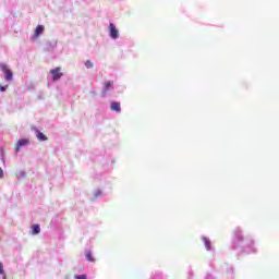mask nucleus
I'll return each instance as SVG.
<instances>
[{
	"mask_svg": "<svg viewBox=\"0 0 279 279\" xmlns=\"http://www.w3.org/2000/svg\"><path fill=\"white\" fill-rule=\"evenodd\" d=\"M0 70L4 73L7 82H12L13 73L8 65L4 63H0Z\"/></svg>",
	"mask_w": 279,
	"mask_h": 279,
	"instance_id": "1",
	"label": "nucleus"
},
{
	"mask_svg": "<svg viewBox=\"0 0 279 279\" xmlns=\"http://www.w3.org/2000/svg\"><path fill=\"white\" fill-rule=\"evenodd\" d=\"M109 36L113 38V40H117L119 38V29H117V26L114 24H109Z\"/></svg>",
	"mask_w": 279,
	"mask_h": 279,
	"instance_id": "2",
	"label": "nucleus"
},
{
	"mask_svg": "<svg viewBox=\"0 0 279 279\" xmlns=\"http://www.w3.org/2000/svg\"><path fill=\"white\" fill-rule=\"evenodd\" d=\"M60 71H61L60 68H56V69L50 70L53 82H58V80H60V77H62L63 74Z\"/></svg>",
	"mask_w": 279,
	"mask_h": 279,
	"instance_id": "3",
	"label": "nucleus"
},
{
	"mask_svg": "<svg viewBox=\"0 0 279 279\" xmlns=\"http://www.w3.org/2000/svg\"><path fill=\"white\" fill-rule=\"evenodd\" d=\"M29 144V140H19L17 145L15 147V151H21V147H25V145Z\"/></svg>",
	"mask_w": 279,
	"mask_h": 279,
	"instance_id": "4",
	"label": "nucleus"
},
{
	"mask_svg": "<svg viewBox=\"0 0 279 279\" xmlns=\"http://www.w3.org/2000/svg\"><path fill=\"white\" fill-rule=\"evenodd\" d=\"M110 110H112V112H121V102L112 101Z\"/></svg>",
	"mask_w": 279,
	"mask_h": 279,
	"instance_id": "5",
	"label": "nucleus"
},
{
	"mask_svg": "<svg viewBox=\"0 0 279 279\" xmlns=\"http://www.w3.org/2000/svg\"><path fill=\"white\" fill-rule=\"evenodd\" d=\"M112 84L113 83L111 81L104 83V89H102L104 95H106V93H108L110 88H112Z\"/></svg>",
	"mask_w": 279,
	"mask_h": 279,
	"instance_id": "6",
	"label": "nucleus"
},
{
	"mask_svg": "<svg viewBox=\"0 0 279 279\" xmlns=\"http://www.w3.org/2000/svg\"><path fill=\"white\" fill-rule=\"evenodd\" d=\"M43 32H45V26L43 25H38L35 29V36L36 38H38V36H40V34H43Z\"/></svg>",
	"mask_w": 279,
	"mask_h": 279,
	"instance_id": "7",
	"label": "nucleus"
},
{
	"mask_svg": "<svg viewBox=\"0 0 279 279\" xmlns=\"http://www.w3.org/2000/svg\"><path fill=\"white\" fill-rule=\"evenodd\" d=\"M36 137L38 141H47L46 135L43 134V132L36 130Z\"/></svg>",
	"mask_w": 279,
	"mask_h": 279,
	"instance_id": "8",
	"label": "nucleus"
},
{
	"mask_svg": "<svg viewBox=\"0 0 279 279\" xmlns=\"http://www.w3.org/2000/svg\"><path fill=\"white\" fill-rule=\"evenodd\" d=\"M85 256L89 263H95V258L93 257V253L90 251H87Z\"/></svg>",
	"mask_w": 279,
	"mask_h": 279,
	"instance_id": "9",
	"label": "nucleus"
},
{
	"mask_svg": "<svg viewBox=\"0 0 279 279\" xmlns=\"http://www.w3.org/2000/svg\"><path fill=\"white\" fill-rule=\"evenodd\" d=\"M32 234H40V226L34 225Z\"/></svg>",
	"mask_w": 279,
	"mask_h": 279,
	"instance_id": "10",
	"label": "nucleus"
},
{
	"mask_svg": "<svg viewBox=\"0 0 279 279\" xmlns=\"http://www.w3.org/2000/svg\"><path fill=\"white\" fill-rule=\"evenodd\" d=\"M85 66H86V69H93V61L87 60V61L85 62Z\"/></svg>",
	"mask_w": 279,
	"mask_h": 279,
	"instance_id": "11",
	"label": "nucleus"
},
{
	"mask_svg": "<svg viewBox=\"0 0 279 279\" xmlns=\"http://www.w3.org/2000/svg\"><path fill=\"white\" fill-rule=\"evenodd\" d=\"M204 243H205V247H206L207 250H210V240L204 239Z\"/></svg>",
	"mask_w": 279,
	"mask_h": 279,
	"instance_id": "12",
	"label": "nucleus"
},
{
	"mask_svg": "<svg viewBox=\"0 0 279 279\" xmlns=\"http://www.w3.org/2000/svg\"><path fill=\"white\" fill-rule=\"evenodd\" d=\"M5 271L3 270V264L0 263V275L3 276Z\"/></svg>",
	"mask_w": 279,
	"mask_h": 279,
	"instance_id": "13",
	"label": "nucleus"
},
{
	"mask_svg": "<svg viewBox=\"0 0 279 279\" xmlns=\"http://www.w3.org/2000/svg\"><path fill=\"white\" fill-rule=\"evenodd\" d=\"M7 88H8V86L0 85V93H5Z\"/></svg>",
	"mask_w": 279,
	"mask_h": 279,
	"instance_id": "14",
	"label": "nucleus"
},
{
	"mask_svg": "<svg viewBox=\"0 0 279 279\" xmlns=\"http://www.w3.org/2000/svg\"><path fill=\"white\" fill-rule=\"evenodd\" d=\"M75 278H76V279H85V278H86V275H77Z\"/></svg>",
	"mask_w": 279,
	"mask_h": 279,
	"instance_id": "15",
	"label": "nucleus"
},
{
	"mask_svg": "<svg viewBox=\"0 0 279 279\" xmlns=\"http://www.w3.org/2000/svg\"><path fill=\"white\" fill-rule=\"evenodd\" d=\"M0 178H3V169L0 168Z\"/></svg>",
	"mask_w": 279,
	"mask_h": 279,
	"instance_id": "16",
	"label": "nucleus"
}]
</instances>
